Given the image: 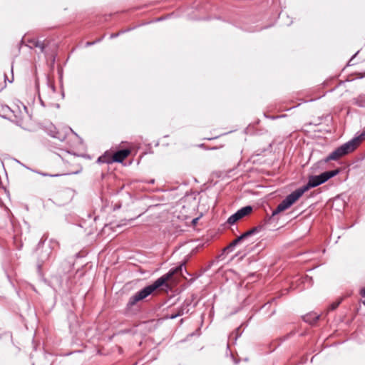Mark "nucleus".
Listing matches in <instances>:
<instances>
[{
  "mask_svg": "<svg viewBox=\"0 0 365 365\" xmlns=\"http://www.w3.org/2000/svg\"><path fill=\"white\" fill-rule=\"evenodd\" d=\"M182 267L183 264H180V266L174 269H171L168 273L159 277L152 284L147 286L144 287L143 289L136 292L134 295L130 297L127 304V308L130 309L138 302L146 298L153 292H154L155 289L160 287L165 286L166 288H168L169 285L168 284V281H169L174 274H177L179 272H181L182 269Z\"/></svg>",
  "mask_w": 365,
  "mask_h": 365,
  "instance_id": "1",
  "label": "nucleus"
},
{
  "mask_svg": "<svg viewBox=\"0 0 365 365\" xmlns=\"http://www.w3.org/2000/svg\"><path fill=\"white\" fill-rule=\"evenodd\" d=\"M365 139V129L362 133L349 141L344 143L341 146L332 151L327 158V160H337L346 155L352 153Z\"/></svg>",
  "mask_w": 365,
  "mask_h": 365,
  "instance_id": "2",
  "label": "nucleus"
},
{
  "mask_svg": "<svg viewBox=\"0 0 365 365\" xmlns=\"http://www.w3.org/2000/svg\"><path fill=\"white\" fill-rule=\"evenodd\" d=\"M320 184H306L303 187L298 188L287 195L272 212V215H276L281 212L289 209L293 204H294L302 195L308 191L310 188L315 187Z\"/></svg>",
  "mask_w": 365,
  "mask_h": 365,
  "instance_id": "3",
  "label": "nucleus"
},
{
  "mask_svg": "<svg viewBox=\"0 0 365 365\" xmlns=\"http://www.w3.org/2000/svg\"><path fill=\"white\" fill-rule=\"evenodd\" d=\"M130 154V150L129 149L120 150L113 155L106 153L98 158V161L108 164L112 163H122Z\"/></svg>",
  "mask_w": 365,
  "mask_h": 365,
  "instance_id": "4",
  "label": "nucleus"
},
{
  "mask_svg": "<svg viewBox=\"0 0 365 365\" xmlns=\"http://www.w3.org/2000/svg\"><path fill=\"white\" fill-rule=\"evenodd\" d=\"M339 170L325 171L320 175H312L309 178L308 182H326L331 178L339 173Z\"/></svg>",
  "mask_w": 365,
  "mask_h": 365,
  "instance_id": "5",
  "label": "nucleus"
},
{
  "mask_svg": "<svg viewBox=\"0 0 365 365\" xmlns=\"http://www.w3.org/2000/svg\"><path fill=\"white\" fill-rule=\"evenodd\" d=\"M257 231V227H254V228L251 229L250 230H248L247 232H245L244 234H242L240 236L237 237L235 240H233L230 243V245L227 247V249H231L232 247L236 246L243 239H245L246 237L253 235Z\"/></svg>",
  "mask_w": 365,
  "mask_h": 365,
  "instance_id": "6",
  "label": "nucleus"
},
{
  "mask_svg": "<svg viewBox=\"0 0 365 365\" xmlns=\"http://www.w3.org/2000/svg\"><path fill=\"white\" fill-rule=\"evenodd\" d=\"M252 211V207L248 205L240 209L239 210L237 211V212L238 213L240 218L242 219V217L250 214Z\"/></svg>",
  "mask_w": 365,
  "mask_h": 365,
  "instance_id": "7",
  "label": "nucleus"
},
{
  "mask_svg": "<svg viewBox=\"0 0 365 365\" xmlns=\"http://www.w3.org/2000/svg\"><path fill=\"white\" fill-rule=\"evenodd\" d=\"M240 220L238 213L236 212L235 214L232 215L227 220V223L232 225L235 223L237 220Z\"/></svg>",
  "mask_w": 365,
  "mask_h": 365,
  "instance_id": "8",
  "label": "nucleus"
},
{
  "mask_svg": "<svg viewBox=\"0 0 365 365\" xmlns=\"http://www.w3.org/2000/svg\"><path fill=\"white\" fill-rule=\"evenodd\" d=\"M11 112L10 108L7 106H2L1 110H0V115L4 118H6L7 115H9V113Z\"/></svg>",
  "mask_w": 365,
  "mask_h": 365,
  "instance_id": "9",
  "label": "nucleus"
},
{
  "mask_svg": "<svg viewBox=\"0 0 365 365\" xmlns=\"http://www.w3.org/2000/svg\"><path fill=\"white\" fill-rule=\"evenodd\" d=\"M319 315H317V314H314L312 317V315H309V316H307L304 319V320L309 323H314V322H317V320L319 319Z\"/></svg>",
  "mask_w": 365,
  "mask_h": 365,
  "instance_id": "10",
  "label": "nucleus"
},
{
  "mask_svg": "<svg viewBox=\"0 0 365 365\" xmlns=\"http://www.w3.org/2000/svg\"><path fill=\"white\" fill-rule=\"evenodd\" d=\"M34 48H38L41 50V51L43 52L45 48L44 43L41 41H38L35 43Z\"/></svg>",
  "mask_w": 365,
  "mask_h": 365,
  "instance_id": "11",
  "label": "nucleus"
},
{
  "mask_svg": "<svg viewBox=\"0 0 365 365\" xmlns=\"http://www.w3.org/2000/svg\"><path fill=\"white\" fill-rule=\"evenodd\" d=\"M182 314H183V309H182V308H181V309H180L177 312V313H175V314H172L169 317V318H170V319H175L176 317H179V316H181V315H182Z\"/></svg>",
  "mask_w": 365,
  "mask_h": 365,
  "instance_id": "12",
  "label": "nucleus"
},
{
  "mask_svg": "<svg viewBox=\"0 0 365 365\" xmlns=\"http://www.w3.org/2000/svg\"><path fill=\"white\" fill-rule=\"evenodd\" d=\"M51 133L50 135L53 138H57V132L56 130V128H54L53 125L51 126Z\"/></svg>",
  "mask_w": 365,
  "mask_h": 365,
  "instance_id": "13",
  "label": "nucleus"
},
{
  "mask_svg": "<svg viewBox=\"0 0 365 365\" xmlns=\"http://www.w3.org/2000/svg\"><path fill=\"white\" fill-rule=\"evenodd\" d=\"M340 304V302H334V303H332L330 306H329V310H334Z\"/></svg>",
  "mask_w": 365,
  "mask_h": 365,
  "instance_id": "14",
  "label": "nucleus"
},
{
  "mask_svg": "<svg viewBox=\"0 0 365 365\" xmlns=\"http://www.w3.org/2000/svg\"><path fill=\"white\" fill-rule=\"evenodd\" d=\"M11 73H12L11 79H9V78L7 77V76H6V75H4V79H5V81H8L9 83H12V82H13V81H14V76H13V68H11Z\"/></svg>",
  "mask_w": 365,
  "mask_h": 365,
  "instance_id": "15",
  "label": "nucleus"
},
{
  "mask_svg": "<svg viewBox=\"0 0 365 365\" xmlns=\"http://www.w3.org/2000/svg\"><path fill=\"white\" fill-rule=\"evenodd\" d=\"M37 41H38V40H36V39H31V40H29V41H28V42H29V46L30 48H34V44H35V43H36V42H37Z\"/></svg>",
  "mask_w": 365,
  "mask_h": 365,
  "instance_id": "16",
  "label": "nucleus"
},
{
  "mask_svg": "<svg viewBox=\"0 0 365 365\" xmlns=\"http://www.w3.org/2000/svg\"><path fill=\"white\" fill-rule=\"evenodd\" d=\"M92 44H93V42H87V43H86V46H91V45H92Z\"/></svg>",
  "mask_w": 365,
  "mask_h": 365,
  "instance_id": "17",
  "label": "nucleus"
},
{
  "mask_svg": "<svg viewBox=\"0 0 365 365\" xmlns=\"http://www.w3.org/2000/svg\"><path fill=\"white\" fill-rule=\"evenodd\" d=\"M0 189L5 190V188L4 187V186H2V184H0Z\"/></svg>",
  "mask_w": 365,
  "mask_h": 365,
  "instance_id": "18",
  "label": "nucleus"
},
{
  "mask_svg": "<svg viewBox=\"0 0 365 365\" xmlns=\"http://www.w3.org/2000/svg\"><path fill=\"white\" fill-rule=\"evenodd\" d=\"M150 182L153 183V182H154V180H152Z\"/></svg>",
  "mask_w": 365,
  "mask_h": 365,
  "instance_id": "19",
  "label": "nucleus"
},
{
  "mask_svg": "<svg viewBox=\"0 0 365 365\" xmlns=\"http://www.w3.org/2000/svg\"><path fill=\"white\" fill-rule=\"evenodd\" d=\"M197 219H194L193 220V222H195V221L197 220Z\"/></svg>",
  "mask_w": 365,
  "mask_h": 365,
  "instance_id": "20",
  "label": "nucleus"
}]
</instances>
